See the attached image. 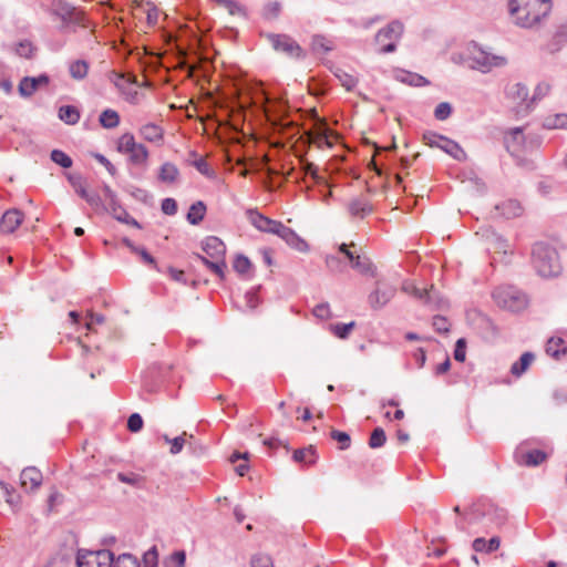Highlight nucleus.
<instances>
[{
  "label": "nucleus",
  "mask_w": 567,
  "mask_h": 567,
  "mask_svg": "<svg viewBox=\"0 0 567 567\" xmlns=\"http://www.w3.org/2000/svg\"><path fill=\"white\" fill-rule=\"evenodd\" d=\"M188 436V434L186 432H184L182 435L179 436H176L174 439H171L169 436L167 435H163V440L171 444V454L173 455H177L182 452L184 445H185V437ZM189 437H193V435L190 434Z\"/></svg>",
  "instance_id": "obj_44"
},
{
  "label": "nucleus",
  "mask_w": 567,
  "mask_h": 567,
  "mask_svg": "<svg viewBox=\"0 0 567 567\" xmlns=\"http://www.w3.org/2000/svg\"><path fill=\"white\" fill-rule=\"evenodd\" d=\"M48 11L51 16L61 20L62 23L59 28L61 32H74L76 27L86 28L84 13L64 0H52Z\"/></svg>",
  "instance_id": "obj_4"
},
{
  "label": "nucleus",
  "mask_w": 567,
  "mask_h": 567,
  "mask_svg": "<svg viewBox=\"0 0 567 567\" xmlns=\"http://www.w3.org/2000/svg\"><path fill=\"white\" fill-rule=\"evenodd\" d=\"M99 121L104 128H114L120 123V116L116 111L107 109L101 113Z\"/></svg>",
  "instance_id": "obj_41"
},
{
  "label": "nucleus",
  "mask_w": 567,
  "mask_h": 567,
  "mask_svg": "<svg viewBox=\"0 0 567 567\" xmlns=\"http://www.w3.org/2000/svg\"><path fill=\"white\" fill-rule=\"evenodd\" d=\"M260 289V286L252 288L251 290L247 291L245 295L246 305L250 310H254L259 305V298H258V291Z\"/></svg>",
  "instance_id": "obj_59"
},
{
  "label": "nucleus",
  "mask_w": 567,
  "mask_h": 567,
  "mask_svg": "<svg viewBox=\"0 0 567 567\" xmlns=\"http://www.w3.org/2000/svg\"><path fill=\"white\" fill-rule=\"evenodd\" d=\"M452 105L449 102H441L436 105L434 110V117L437 121H445L452 114Z\"/></svg>",
  "instance_id": "obj_54"
},
{
  "label": "nucleus",
  "mask_w": 567,
  "mask_h": 567,
  "mask_svg": "<svg viewBox=\"0 0 567 567\" xmlns=\"http://www.w3.org/2000/svg\"><path fill=\"white\" fill-rule=\"evenodd\" d=\"M505 100L516 116H526L535 104V96L528 99L527 87L522 83L508 84L505 87Z\"/></svg>",
  "instance_id": "obj_5"
},
{
  "label": "nucleus",
  "mask_w": 567,
  "mask_h": 567,
  "mask_svg": "<svg viewBox=\"0 0 567 567\" xmlns=\"http://www.w3.org/2000/svg\"><path fill=\"white\" fill-rule=\"evenodd\" d=\"M202 247L206 255L212 259L216 257H225L226 246L223 240L216 236H209L205 238Z\"/></svg>",
  "instance_id": "obj_23"
},
{
  "label": "nucleus",
  "mask_w": 567,
  "mask_h": 567,
  "mask_svg": "<svg viewBox=\"0 0 567 567\" xmlns=\"http://www.w3.org/2000/svg\"><path fill=\"white\" fill-rule=\"evenodd\" d=\"M502 215L509 219L518 217L523 214V207L517 199H506L502 203L501 206Z\"/></svg>",
  "instance_id": "obj_35"
},
{
  "label": "nucleus",
  "mask_w": 567,
  "mask_h": 567,
  "mask_svg": "<svg viewBox=\"0 0 567 567\" xmlns=\"http://www.w3.org/2000/svg\"><path fill=\"white\" fill-rule=\"evenodd\" d=\"M281 3L279 1H270L262 9V17L266 20H275L279 17Z\"/></svg>",
  "instance_id": "obj_48"
},
{
  "label": "nucleus",
  "mask_w": 567,
  "mask_h": 567,
  "mask_svg": "<svg viewBox=\"0 0 567 567\" xmlns=\"http://www.w3.org/2000/svg\"><path fill=\"white\" fill-rule=\"evenodd\" d=\"M179 175V169L174 163L165 162L158 169L157 179L163 184H174L178 181Z\"/></svg>",
  "instance_id": "obj_25"
},
{
  "label": "nucleus",
  "mask_w": 567,
  "mask_h": 567,
  "mask_svg": "<svg viewBox=\"0 0 567 567\" xmlns=\"http://www.w3.org/2000/svg\"><path fill=\"white\" fill-rule=\"evenodd\" d=\"M470 50L468 43L462 52H454L451 55V61L455 64L466 65L470 68Z\"/></svg>",
  "instance_id": "obj_55"
},
{
  "label": "nucleus",
  "mask_w": 567,
  "mask_h": 567,
  "mask_svg": "<svg viewBox=\"0 0 567 567\" xmlns=\"http://www.w3.org/2000/svg\"><path fill=\"white\" fill-rule=\"evenodd\" d=\"M504 146L512 156L519 157L525 150L523 128L514 127L506 132L504 135Z\"/></svg>",
  "instance_id": "obj_15"
},
{
  "label": "nucleus",
  "mask_w": 567,
  "mask_h": 567,
  "mask_svg": "<svg viewBox=\"0 0 567 567\" xmlns=\"http://www.w3.org/2000/svg\"><path fill=\"white\" fill-rule=\"evenodd\" d=\"M547 455L540 450H532L522 455L520 462L527 466H536L546 460Z\"/></svg>",
  "instance_id": "obj_39"
},
{
  "label": "nucleus",
  "mask_w": 567,
  "mask_h": 567,
  "mask_svg": "<svg viewBox=\"0 0 567 567\" xmlns=\"http://www.w3.org/2000/svg\"><path fill=\"white\" fill-rule=\"evenodd\" d=\"M454 512L460 515V518L455 520L456 528L466 532L471 525L478 523L480 520H486L491 525L494 524V515L491 512H486L482 502L474 503L465 513H461V507L456 505Z\"/></svg>",
  "instance_id": "obj_7"
},
{
  "label": "nucleus",
  "mask_w": 567,
  "mask_h": 567,
  "mask_svg": "<svg viewBox=\"0 0 567 567\" xmlns=\"http://www.w3.org/2000/svg\"><path fill=\"white\" fill-rule=\"evenodd\" d=\"M50 79L47 74L38 76H24L19 83V93L23 97H30L41 85H47Z\"/></svg>",
  "instance_id": "obj_19"
},
{
  "label": "nucleus",
  "mask_w": 567,
  "mask_h": 567,
  "mask_svg": "<svg viewBox=\"0 0 567 567\" xmlns=\"http://www.w3.org/2000/svg\"><path fill=\"white\" fill-rule=\"evenodd\" d=\"M423 141L430 147L440 148L456 161L466 159V153L460 144L444 135L427 131L423 134Z\"/></svg>",
  "instance_id": "obj_9"
},
{
  "label": "nucleus",
  "mask_w": 567,
  "mask_h": 567,
  "mask_svg": "<svg viewBox=\"0 0 567 567\" xmlns=\"http://www.w3.org/2000/svg\"><path fill=\"white\" fill-rule=\"evenodd\" d=\"M206 213V205L204 202L198 200L190 205L188 213H187V221L190 225H198L205 217Z\"/></svg>",
  "instance_id": "obj_32"
},
{
  "label": "nucleus",
  "mask_w": 567,
  "mask_h": 567,
  "mask_svg": "<svg viewBox=\"0 0 567 567\" xmlns=\"http://www.w3.org/2000/svg\"><path fill=\"white\" fill-rule=\"evenodd\" d=\"M116 148L120 153L128 155V161L132 165H146L150 156L148 150L144 144L136 143L133 134H123L117 141Z\"/></svg>",
  "instance_id": "obj_6"
},
{
  "label": "nucleus",
  "mask_w": 567,
  "mask_h": 567,
  "mask_svg": "<svg viewBox=\"0 0 567 567\" xmlns=\"http://www.w3.org/2000/svg\"><path fill=\"white\" fill-rule=\"evenodd\" d=\"M312 142L318 145V147H332V143L329 140L328 128L319 127L317 132L313 134Z\"/></svg>",
  "instance_id": "obj_51"
},
{
  "label": "nucleus",
  "mask_w": 567,
  "mask_h": 567,
  "mask_svg": "<svg viewBox=\"0 0 567 567\" xmlns=\"http://www.w3.org/2000/svg\"><path fill=\"white\" fill-rule=\"evenodd\" d=\"M59 118L68 125H74L80 120V112L73 105H63L58 112Z\"/></svg>",
  "instance_id": "obj_34"
},
{
  "label": "nucleus",
  "mask_w": 567,
  "mask_h": 567,
  "mask_svg": "<svg viewBox=\"0 0 567 567\" xmlns=\"http://www.w3.org/2000/svg\"><path fill=\"white\" fill-rule=\"evenodd\" d=\"M50 157L53 163H55L56 165H59L63 168H69L73 164L72 158L61 150H53L51 152Z\"/></svg>",
  "instance_id": "obj_46"
},
{
  "label": "nucleus",
  "mask_w": 567,
  "mask_h": 567,
  "mask_svg": "<svg viewBox=\"0 0 567 567\" xmlns=\"http://www.w3.org/2000/svg\"><path fill=\"white\" fill-rule=\"evenodd\" d=\"M89 63L85 60H75L69 64V73L76 81L84 80L89 73Z\"/></svg>",
  "instance_id": "obj_33"
},
{
  "label": "nucleus",
  "mask_w": 567,
  "mask_h": 567,
  "mask_svg": "<svg viewBox=\"0 0 567 567\" xmlns=\"http://www.w3.org/2000/svg\"><path fill=\"white\" fill-rule=\"evenodd\" d=\"M111 81L122 93H126V86H132L136 84V78L134 75H124L121 73H113L111 76Z\"/></svg>",
  "instance_id": "obj_40"
},
{
  "label": "nucleus",
  "mask_w": 567,
  "mask_h": 567,
  "mask_svg": "<svg viewBox=\"0 0 567 567\" xmlns=\"http://www.w3.org/2000/svg\"><path fill=\"white\" fill-rule=\"evenodd\" d=\"M514 256V247L507 240L498 238V264L509 265Z\"/></svg>",
  "instance_id": "obj_38"
},
{
  "label": "nucleus",
  "mask_w": 567,
  "mask_h": 567,
  "mask_svg": "<svg viewBox=\"0 0 567 567\" xmlns=\"http://www.w3.org/2000/svg\"><path fill=\"white\" fill-rule=\"evenodd\" d=\"M528 306V297L514 286H504L498 291V308L509 312H519Z\"/></svg>",
  "instance_id": "obj_8"
},
{
  "label": "nucleus",
  "mask_w": 567,
  "mask_h": 567,
  "mask_svg": "<svg viewBox=\"0 0 567 567\" xmlns=\"http://www.w3.org/2000/svg\"><path fill=\"white\" fill-rule=\"evenodd\" d=\"M143 427V419L138 413H132L127 419V429L136 433Z\"/></svg>",
  "instance_id": "obj_61"
},
{
  "label": "nucleus",
  "mask_w": 567,
  "mask_h": 567,
  "mask_svg": "<svg viewBox=\"0 0 567 567\" xmlns=\"http://www.w3.org/2000/svg\"><path fill=\"white\" fill-rule=\"evenodd\" d=\"M35 51V47L33 45V43L28 40V39H24V40H21L19 41L17 44H16V48H14V52L21 56V58H25V59H31L33 56V53Z\"/></svg>",
  "instance_id": "obj_45"
},
{
  "label": "nucleus",
  "mask_w": 567,
  "mask_h": 567,
  "mask_svg": "<svg viewBox=\"0 0 567 567\" xmlns=\"http://www.w3.org/2000/svg\"><path fill=\"white\" fill-rule=\"evenodd\" d=\"M233 267L239 275H246L251 268V262L245 255H237Z\"/></svg>",
  "instance_id": "obj_53"
},
{
  "label": "nucleus",
  "mask_w": 567,
  "mask_h": 567,
  "mask_svg": "<svg viewBox=\"0 0 567 567\" xmlns=\"http://www.w3.org/2000/svg\"><path fill=\"white\" fill-rule=\"evenodd\" d=\"M434 293L435 290L433 287L430 290L426 289H420L416 286L413 285L412 287V295L417 298L419 300L423 301L426 305H431L434 301Z\"/></svg>",
  "instance_id": "obj_52"
},
{
  "label": "nucleus",
  "mask_w": 567,
  "mask_h": 567,
  "mask_svg": "<svg viewBox=\"0 0 567 567\" xmlns=\"http://www.w3.org/2000/svg\"><path fill=\"white\" fill-rule=\"evenodd\" d=\"M404 31L403 23L399 20L391 21L386 27L379 30L375 41L381 48L382 53H392L396 50V42L400 40Z\"/></svg>",
  "instance_id": "obj_10"
},
{
  "label": "nucleus",
  "mask_w": 567,
  "mask_h": 567,
  "mask_svg": "<svg viewBox=\"0 0 567 567\" xmlns=\"http://www.w3.org/2000/svg\"><path fill=\"white\" fill-rule=\"evenodd\" d=\"M394 76H395V80H398L402 83H406L411 86H423L429 83V81L424 76H422L417 73L405 71V70L395 71Z\"/></svg>",
  "instance_id": "obj_27"
},
{
  "label": "nucleus",
  "mask_w": 567,
  "mask_h": 567,
  "mask_svg": "<svg viewBox=\"0 0 567 567\" xmlns=\"http://www.w3.org/2000/svg\"><path fill=\"white\" fill-rule=\"evenodd\" d=\"M512 21L522 28H533L551 11V0H508Z\"/></svg>",
  "instance_id": "obj_1"
},
{
  "label": "nucleus",
  "mask_w": 567,
  "mask_h": 567,
  "mask_svg": "<svg viewBox=\"0 0 567 567\" xmlns=\"http://www.w3.org/2000/svg\"><path fill=\"white\" fill-rule=\"evenodd\" d=\"M331 437L341 444V450H346L350 446V435L346 432L333 430Z\"/></svg>",
  "instance_id": "obj_63"
},
{
  "label": "nucleus",
  "mask_w": 567,
  "mask_h": 567,
  "mask_svg": "<svg viewBox=\"0 0 567 567\" xmlns=\"http://www.w3.org/2000/svg\"><path fill=\"white\" fill-rule=\"evenodd\" d=\"M20 480L24 488L35 491L42 484L43 476L37 467L29 466L22 470Z\"/></svg>",
  "instance_id": "obj_21"
},
{
  "label": "nucleus",
  "mask_w": 567,
  "mask_h": 567,
  "mask_svg": "<svg viewBox=\"0 0 567 567\" xmlns=\"http://www.w3.org/2000/svg\"><path fill=\"white\" fill-rule=\"evenodd\" d=\"M532 264L543 278L556 277L561 271L557 250L545 243H536L533 246Z\"/></svg>",
  "instance_id": "obj_3"
},
{
  "label": "nucleus",
  "mask_w": 567,
  "mask_h": 567,
  "mask_svg": "<svg viewBox=\"0 0 567 567\" xmlns=\"http://www.w3.org/2000/svg\"><path fill=\"white\" fill-rule=\"evenodd\" d=\"M266 38L276 51L284 52L291 58L303 56L301 47L289 35L268 33Z\"/></svg>",
  "instance_id": "obj_13"
},
{
  "label": "nucleus",
  "mask_w": 567,
  "mask_h": 567,
  "mask_svg": "<svg viewBox=\"0 0 567 567\" xmlns=\"http://www.w3.org/2000/svg\"><path fill=\"white\" fill-rule=\"evenodd\" d=\"M324 262L329 271L333 274H341L344 271L346 266L339 256L327 255Z\"/></svg>",
  "instance_id": "obj_47"
},
{
  "label": "nucleus",
  "mask_w": 567,
  "mask_h": 567,
  "mask_svg": "<svg viewBox=\"0 0 567 567\" xmlns=\"http://www.w3.org/2000/svg\"><path fill=\"white\" fill-rule=\"evenodd\" d=\"M189 165L194 166L200 174H203L206 177H214L215 173L206 162L204 157H198L197 153L195 151L189 152Z\"/></svg>",
  "instance_id": "obj_29"
},
{
  "label": "nucleus",
  "mask_w": 567,
  "mask_h": 567,
  "mask_svg": "<svg viewBox=\"0 0 567 567\" xmlns=\"http://www.w3.org/2000/svg\"><path fill=\"white\" fill-rule=\"evenodd\" d=\"M103 194L107 203V209L105 212H109L113 218L117 220V216H122V212L127 213V210L121 205L116 193L106 184L103 186Z\"/></svg>",
  "instance_id": "obj_22"
},
{
  "label": "nucleus",
  "mask_w": 567,
  "mask_h": 567,
  "mask_svg": "<svg viewBox=\"0 0 567 567\" xmlns=\"http://www.w3.org/2000/svg\"><path fill=\"white\" fill-rule=\"evenodd\" d=\"M23 221V214L17 208L8 209L0 219V231L12 234Z\"/></svg>",
  "instance_id": "obj_20"
},
{
  "label": "nucleus",
  "mask_w": 567,
  "mask_h": 567,
  "mask_svg": "<svg viewBox=\"0 0 567 567\" xmlns=\"http://www.w3.org/2000/svg\"><path fill=\"white\" fill-rule=\"evenodd\" d=\"M82 198L95 210H106V204L103 203L101 196L95 192L82 190Z\"/></svg>",
  "instance_id": "obj_43"
},
{
  "label": "nucleus",
  "mask_w": 567,
  "mask_h": 567,
  "mask_svg": "<svg viewBox=\"0 0 567 567\" xmlns=\"http://www.w3.org/2000/svg\"><path fill=\"white\" fill-rule=\"evenodd\" d=\"M565 351L564 340L560 338H550L546 343V353L555 359H559Z\"/></svg>",
  "instance_id": "obj_42"
},
{
  "label": "nucleus",
  "mask_w": 567,
  "mask_h": 567,
  "mask_svg": "<svg viewBox=\"0 0 567 567\" xmlns=\"http://www.w3.org/2000/svg\"><path fill=\"white\" fill-rule=\"evenodd\" d=\"M386 436L382 427H375L369 439V446L371 449H379L385 444Z\"/></svg>",
  "instance_id": "obj_49"
},
{
  "label": "nucleus",
  "mask_w": 567,
  "mask_h": 567,
  "mask_svg": "<svg viewBox=\"0 0 567 567\" xmlns=\"http://www.w3.org/2000/svg\"><path fill=\"white\" fill-rule=\"evenodd\" d=\"M76 565L78 567H138V559L128 553L121 554L115 558L109 549L79 550Z\"/></svg>",
  "instance_id": "obj_2"
},
{
  "label": "nucleus",
  "mask_w": 567,
  "mask_h": 567,
  "mask_svg": "<svg viewBox=\"0 0 567 567\" xmlns=\"http://www.w3.org/2000/svg\"><path fill=\"white\" fill-rule=\"evenodd\" d=\"M199 258L219 279L225 278V269L227 267L225 257L209 259L208 257L200 256Z\"/></svg>",
  "instance_id": "obj_30"
},
{
  "label": "nucleus",
  "mask_w": 567,
  "mask_h": 567,
  "mask_svg": "<svg viewBox=\"0 0 567 567\" xmlns=\"http://www.w3.org/2000/svg\"><path fill=\"white\" fill-rule=\"evenodd\" d=\"M472 549L474 554L471 559L476 566L489 563L492 554L496 551V535H491L488 538L476 537L472 542Z\"/></svg>",
  "instance_id": "obj_11"
},
{
  "label": "nucleus",
  "mask_w": 567,
  "mask_h": 567,
  "mask_svg": "<svg viewBox=\"0 0 567 567\" xmlns=\"http://www.w3.org/2000/svg\"><path fill=\"white\" fill-rule=\"evenodd\" d=\"M292 458L297 463L313 465L317 461L316 449L311 445L305 449H298L293 452Z\"/></svg>",
  "instance_id": "obj_28"
},
{
  "label": "nucleus",
  "mask_w": 567,
  "mask_h": 567,
  "mask_svg": "<svg viewBox=\"0 0 567 567\" xmlns=\"http://www.w3.org/2000/svg\"><path fill=\"white\" fill-rule=\"evenodd\" d=\"M543 126L547 130H567V114H550L544 118Z\"/></svg>",
  "instance_id": "obj_31"
},
{
  "label": "nucleus",
  "mask_w": 567,
  "mask_h": 567,
  "mask_svg": "<svg viewBox=\"0 0 567 567\" xmlns=\"http://www.w3.org/2000/svg\"><path fill=\"white\" fill-rule=\"evenodd\" d=\"M276 235L280 237L289 247L299 251L307 252L309 250L308 243L301 238L293 229L280 224Z\"/></svg>",
  "instance_id": "obj_17"
},
{
  "label": "nucleus",
  "mask_w": 567,
  "mask_h": 567,
  "mask_svg": "<svg viewBox=\"0 0 567 567\" xmlns=\"http://www.w3.org/2000/svg\"><path fill=\"white\" fill-rule=\"evenodd\" d=\"M354 326V321H351L349 323H336L330 326V330L336 337L340 339H346L348 338L349 333L351 332Z\"/></svg>",
  "instance_id": "obj_50"
},
{
  "label": "nucleus",
  "mask_w": 567,
  "mask_h": 567,
  "mask_svg": "<svg viewBox=\"0 0 567 567\" xmlns=\"http://www.w3.org/2000/svg\"><path fill=\"white\" fill-rule=\"evenodd\" d=\"M396 288L391 285H379L369 295L368 301L372 309L379 310L386 306L395 296Z\"/></svg>",
  "instance_id": "obj_16"
},
{
  "label": "nucleus",
  "mask_w": 567,
  "mask_h": 567,
  "mask_svg": "<svg viewBox=\"0 0 567 567\" xmlns=\"http://www.w3.org/2000/svg\"><path fill=\"white\" fill-rule=\"evenodd\" d=\"M336 75L342 86H344L348 91L352 90L358 83V80L353 75L346 72L336 73Z\"/></svg>",
  "instance_id": "obj_62"
},
{
  "label": "nucleus",
  "mask_w": 567,
  "mask_h": 567,
  "mask_svg": "<svg viewBox=\"0 0 567 567\" xmlns=\"http://www.w3.org/2000/svg\"><path fill=\"white\" fill-rule=\"evenodd\" d=\"M432 326L434 330L439 333H447L450 331V323L447 319L443 316H434Z\"/></svg>",
  "instance_id": "obj_57"
},
{
  "label": "nucleus",
  "mask_w": 567,
  "mask_h": 567,
  "mask_svg": "<svg viewBox=\"0 0 567 567\" xmlns=\"http://www.w3.org/2000/svg\"><path fill=\"white\" fill-rule=\"evenodd\" d=\"M312 48L315 51H321L323 53L329 52L332 49L330 42L323 35L313 37Z\"/></svg>",
  "instance_id": "obj_60"
},
{
  "label": "nucleus",
  "mask_w": 567,
  "mask_h": 567,
  "mask_svg": "<svg viewBox=\"0 0 567 567\" xmlns=\"http://www.w3.org/2000/svg\"><path fill=\"white\" fill-rule=\"evenodd\" d=\"M140 135L150 143L161 144L164 138V130L155 123H146L140 127Z\"/></svg>",
  "instance_id": "obj_24"
},
{
  "label": "nucleus",
  "mask_w": 567,
  "mask_h": 567,
  "mask_svg": "<svg viewBox=\"0 0 567 567\" xmlns=\"http://www.w3.org/2000/svg\"><path fill=\"white\" fill-rule=\"evenodd\" d=\"M351 267L359 271L361 275L370 277L375 276V267L369 258L357 256L355 261L351 265Z\"/></svg>",
  "instance_id": "obj_37"
},
{
  "label": "nucleus",
  "mask_w": 567,
  "mask_h": 567,
  "mask_svg": "<svg viewBox=\"0 0 567 567\" xmlns=\"http://www.w3.org/2000/svg\"><path fill=\"white\" fill-rule=\"evenodd\" d=\"M348 210L352 217L363 218L372 213V206L364 198H354L349 203Z\"/></svg>",
  "instance_id": "obj_26"
},
{
  "label": "nucleus",
  "mask_w": 567,
  "mask_h": 567,
  "mask_svg": "<svg viewBox=\"0 0 567 567\" xmlns=\"http://www.w3.org/2000/svg\"><path fill=\"white\" fill-rule=\"evenodd\" d=\"M261 94L265 103L267 104L266 113L269 117H274L275 125L280 128L289 126L291 122H286V116L288 114L287 105L281 101H274L262 90Z\"/></svg>",
  "instance_id": "obj_14"
},
{
  "label": "nucleus",
  "mask_w": 567,
  "mask_h": 567,
  "mask_svg": "<svg viewBox=\"0 0 567 567\" xmlns=\"http://www.w3.org/2000/svg\"><path fill=\"white\" fill-rule=\"evenodd\" d=\"M475 235L484 241L494 243L496 234L492 226H482L476 230Z\"/></svg>",
  "instance_id": "obj_58"
},
{
  "label": "nucleus",
  "mask_w": 567,
  "mask_h": 567,
  "mask_svg": "<svg viewBox=\"0 0 567 567\" xmlns=\"http://www.w3.org/2000/svg\"><path fill=\"white\" fill-rule=\"evenodd\" d=\"M470 50V69L477 70L482 73L489 72L496 65V55L484 51L476 42L468 43Z\"/></svg>",
  "instance_id": "obj_12"
},
{
  "label": "nucleus",
  "mask_w": 567,
  "mask_h": 567,
  "mask_svg": "<svg viewBox=\"0 0 567 567\" xmlns=\"http://www.w3.org/2000/svg\"><path fill=\"white\" fill-rule=\"evenodd\" d=\"M535 355L532 352H525L522 354L520 359L513 363L511 368L512 374L515 377H520L532 364Z\"/></svg>",
  "instance_id": "obj_36"
},
{
  "label": "nucleus",
  "mask_w": 567,
  "mask_h": 567,
  "mask_svg": "<svg viewBox=\"0 0 567 567\" xmlns=\"http://www.w3.org/2000/svg\"><path fill=\"white\" fill-rule=\"evenodd\" d=\"M248 219L252 226H255L258 230L264 233H269L276 235L281 221L274 220L268 218L267 216L260 214L256 209H249L247 212Z\"/></svg>",
  "instance_id": "obj_18"
},
{
  "label": "nucleus",
  "mask_w": 567,
  "mask_h": 567,
  "mask_svg": "<svg viewBox=\"0 0 567 567\" xmlns=\"http://www.w3.org/2000/svg\"><path fill=\"white\" fill-rule=\"evenodd\" d=\"M312 313L316 318L321 319V320H327V319L331 318V310H330L329 303L322 302V303L317 305L313 308Z\"/></svg>",
  "instance_id": "obj_56"
},
{
  "label": "nucleus",
  "mask_w": 567,
  "mask_h": 567,
  "mask_svg": "<svg viewBox=\"0 0 567 567\" xmlns=\"http://www.w3.org/2000/svg\"><path fill=\"white\" fill-rule=\"evenodd\" d=\"M251 567H274L272 559L268 555H255L251 558Z\"/></svg>",
  "instance_id": "obj_64"
}]
</instances>
